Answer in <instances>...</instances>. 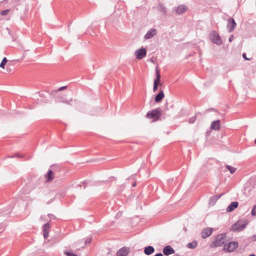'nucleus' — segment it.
<instances>
[{
	"mask_svg": "<svg viewBox=\"0 0 256 256\" xmlns=\"http://www.w3.org/2000/svg\"><path fill=\"white\" fill-rule=\"evenodd\" d=\"M238 246V243L236 242H230L228 244H225L224 250L228 252H231L234 251Z\"/></svg>",
	"mask_w": 256,
	"mask_h": 256,
	"instance_id": "nucleus-5",
	"label": "nucleus"
},
{
	"mask_svg": "<svg viewBox=\"0 0 256 256\" xmlns=\"http://www.w3.org/2000/svg\"><path fill=\"white\" fill-rule=\"evenodd\" d=\"M154 256H164L163 254L161 253H158L156 254Z\"/></svg>",
	"mask_w": 256,
	"mask_h": 256,
	"instance_id": "nucleus-31",
	"label": "nucleus"
},
{
	"mask_svg": "<svg viewBox=\"0 0 256 256\" xmlns=\"http://www.w3.org/2000/svg\"><path fill=\"white\" fill-rule=\"evenodd\" d=\"M8 12H9V10H6L2 11L0 12V14L2 16H5V15H7L8 14Z\"/></svg>",
	"mask_w": 256,
	"mask_h": 256,
	"instance_id": "nucleus-25",
	"label": "nucleus"
},
{
	"mask_svg": "<svg viewBox=\"0 0 256 256\" xmlns=\"http://www.w3.org/2000/svg\"><path fill=\"white\" fill-rule=\"evenodd\" d=\"M196 118L195 116H194V117L190 118L189 119L188 122L192 124L196 121Z\"/></svg>",
	"mask_w": 256,
	"mask_h": 256,
	"instance_id": "nucleus-27",
	"label": "nucleus"
},
{
	"mask_svg": "<svg viewBox=\"0 0 256 256\" xmlns=\"http://www.w3.org/2000/svg\"><path fill=\"white\" fill-rule=\"evenodd\" d=\"M43 232H49L50 225L48 223L46 224L42 228Z\"/></svg>",
	"mask_w": 256,
	"mask_h": 256,
	"instance_id": "nucleus-21",
	"label": "nucleus"
},
{
	"mask_svg": "<svg viewBox=\"0 0 256 256\" xmlns=\"http://www.w3.org/2000/svg\"><path fill=\"white\" fill-rule=\"evenodd\" d=\"M174 256H178V255H174Z\"/></svg>",
	"mask_w": 256,
	"mask_h": 256,
	"instance_id": "nucleus-35",
	"label": "nucleus"
},
{
	"mask_svg": "<svg viewBox=\"0 0 256 256\" xmlns=\"http://www.w3.org/2000/svg\"><path fill=\"white\" fill-rule=\"evenodd\" d=\"M156 78L154 80V82L153 90L154 92H155L158 90V86L162 84L160 83V70L158 68H156Z\"/></svg>",
	"mask_w": 256,
	"mask_h": 256,
	"instance_id": "nucleus-3",
	"label": "nucleus"
},
{
	"mask_svg": "<svg viewBox=\"0 0 256 256\" xmlns=\"http://www.w3.org/2000/svg\"><path fill=\"white\" fill-rule=\"evenodd\" d=\"M44 238H48V232H44Z\"/></svg>",
	"mask_w": 256,
	"mask_h": 256,
	"instance_id": "nucleus-28",
	"label": "nucleus"
},
{
	"mask_svg": "<svg viewBox=\"0 0 256 256\" xmlns=\"http://www.w3.org/2000/svg\"><path fill=\"white\" fill-rule=\"evenodd\" d=\"M10 68H6V71L8 72H10Z\"/></svg>",
	"mask_w": 256,
	"mask_h": 256,
	"instance_id": "nucleus-32",
	"label": "nucleus"
},
{
	"mask_svg": "<svg viewBox=\"0 0 256 256\" xmlns=\"http://www.w3.org/2000/svg\"><path fill=\"white\" fill-rule=\"evenodd\" d=\"M156 34V30L154 28H151L145 35L146 39H150Z\"/></svg>",
	"mask_w": 256,
	"mask_h": 256,
	"instance_id": "nucleus-13",
	"label": "nucleus"
},
{
	"mask_svg": "<svg viewBox=\"0 0 256 256\" xmlns=\"http://www.w3.org/2000/svg\"><path fill=\"white\" fill-rule=\"evenodd\" d=\"M198 243L196 241H194L192 242H190L188 244L187 247L190 248H194L196 247Z\"/></svg>",
	"mask_w": 256,
	"mask_h": 256,
	"instance_id": "nucleus-20",
	"label": "nucleus"
},
{
	"mask_svg": "<svg viewBox=\"0 0 256 256\" xmlns=\"http://www.w3.org/2000/svg\"><path fill=\"white\" fill-rule=\"evenodd\" d=\"M210 39L214 42L217 44H221L222 43V41L220 38L218 34H217L215 32H212L210 34Z\"/></svg>",
	"mask_w": 256,
	"mask_h": 256,
	"instance_id": "nucleus-4",
	"label": "nucleus"
},
{
	"mask_svg": "<svg viewBox=\"0 0 256 256\" xmlns=\"http://www.w3.org/2000/svg\"><path fill=\"white\" fill-rule=\"evenodd\" d=\"M163 252L165 255L172 254L174 253V250L170 246H165L163 249Z\"/></svg>",
	"mask_w": 256,
	"mask_h": 256,
	"instance_id": "nucleus-11",
	"label": "nucleus"
},
{
	"mask_svg": "<svg viewBox=\"0 0 256 256\" xmlns=\"http://www.w3.org/2000/svg\"><path fill=\"white\" fill-rule=\"evenodd\" d=\"M220 128V120L214 121L211 124V128L214 130H219Z\"/></svg>",
	"mask_w": 256,
	"mask_h": 256,
	"instance_id": "nucleus-17",
	"label": "nucleus"
},
{
	"mask_svg": "<svg viewBox=\"0 0 256 256\" xmlns=\"http://www.w3.org/2000/svg\"><path fill=\"white\" fill-rule=\"evenodd\" d=\"M8 62V60L6 58L4 57L3 58L2 62L0 64V68L2 69H4L6 68V66Z\"/></svg>",
	"mask_w": 256,
	"mask_h": 256,
	"instance_id": "nucleus-19",
	"label": "nucleus"
},
{
	"mask_svg": "<svg viewBox=\"0 0 256 256\" xmlns=\"http://www.w3.org/2000/svg\"><path fill=\"white\" fill-rule=\"evenodd\" d=\"M188 8H187V6H186L180 5V6H178L176 8L175 11H176V14H182L184 13L188 10Z\"/></svg>",
	"mask_w": 256,
	"mask_h": 256,
	"instance_id": "nucleus-10",
	"label": "nucleus"
},
{
	"mask_svg": "<svg viewBox=\"0 0 256 256\" xmlns=\"http://www.w3.org/2000/svg\"><path fill=\"white\" fill-rule=\"evenodd\" d=\"M213 231V229L212 228H206L204 229L201 233L202 236L204 238H206L209 236H210Z\"/></svg>",
	"mask_w": 256,
	"mask_h": 256,
	"instance_id": "nucleus-8",
	"label": "nucleus"
},
{
	"mask_svg": "<svg viewBox=\"0 0 256 256\" xmlns=\"http://www.w3.org/2000/svg\"><path fill=\"white\" fill-rule=\"evenodd\" d=\"M234 36H230L229 38V41L232 42L233 40Z\"/></svg>",
	"mask_w": 256,
	"mask_h": 256,
	"instance_id": "nucleus-30",
	"label": "nucleus"
},
{
	"mask_svg": "<svg viewBox=\"0 0 256 256\" xmlns=\"http://www.w3.org/2000/svg\"><path fill=\"white\" fill-rule=\"evenodd\" d=\"M238 206V202H232L230 205L227 208L226 211L227 212H232L235 208H236Z\"/></svg>",
	"mask_w": 256,
	"mask_h": 256,
	"instance_id": "nucleus-16",
	"label": "nucleus"
},
{
	"mask_svg": "<svg viewBox=\"0 0 256 256\" xmlns=\"http://www.w3.org/2000/svg\"><path fill=\"white\" fill-rule=\"evenodd\" d=\"M252 216H256V205L254 206L252 210Z\"/></svg>",
	"mask_w": 256,
	"mask_h": 256,
	"instance_id": "nucleus-26",
	"label": "nucleus"
},
{
	"mask_svg": "<svg viewBox=\"0 0 256 256\" xmlns=\"http://www.w3.org/2000/svg\"><path fill=\"white\" fill-rule=\"evenodd\" d=\"M226 168H227V169L230 170V172L231 174H233L234 173L236 170V168H234L232 166H228V165H227L226 166Z\"/></svg>",
	"mask_w": 256,
	"mask_h": 256,
	"instance_id": "nucleus-22",
	"label": "nucleus"
},
{
	"mask_svg": "<svg viewBox=\"0 0 256 256\" xmlns=\"http://www.w3.org/2000/svg\"><path fill=\"white\" fill-rule=\"evenodd\" d=\"M45 177L46 182H49L54 178V173L51 170H49Z\"/></svg>",
	"mask_w": 256,
	"mask_h": 256,
	"instance_id": "nucleus-15",
	"label": "nucleus"
},
{
	"mask_svg": "<svg viewBox=\"0 0 256 256\" xmlns=\"http://www.w3.org/2000/svg\"><path fill=\"white\" fill-rule=\"evenodd\" d=\"M164 96V92L162 90H160L159 93L156 96L154 100L156 102H159L162 101Z\"/></svg>",
	"mask_w": 256,
	"mask_h": 256,
	"instance_id": "nucleus-14",
	"label": "nucleus"
},
{
	"mask_svg": "<svg viewBox=\"0 0 256 256\" xmlns=\"http://www.w3.org/2000/svg\"><path fill=\"white\" fill-rule=\"evenodd\" d=\"M64 88H65V87H62V88H60V90H63Z\"/></svg>",
	"mask_w": 256,
	"mask_h": 256,
	"instance_id": "nucleus-33",
	"label": "nucleus"
},
{
	"mask_svg": "<svg viewBox=\"0 0 256 256\" xmlns=\"http://www.w3.org/2000/svg\"><path fill=\"white\" fill-rule=\"evenodd\" d=\"M248 222L246 220H240L232 224L230 228V230L236 232L242 230L246 227Z\"/></svg>",
	"mask_w": 256,
	"mask_h": 256,
	"instance_id": "nucleus-1",
	"label": "nucleus"
},
{
	"mask_svg": "<svg viewBox=\"0 0 256 256\" xmlns=\"http://www.w3.org/2000/svg\"><path fill=\"white\" fill-rule=\"evenodd\" d=\"M236 26V23L232 18H230L228 20V28L230 32H232Z\"/></svg>",
	"mask_w": 256,
	"mask_h": 256,
	"instance_id": "nucleus-9",
	"label": "nucleus"
},
{
	"mask_svg": "<svg viewBox=\"0 0 256 256\" xmlns=\"http://www.w3.org/2000/svg\"><path fill=\"white\" fill-rule=\"evenodd\" d=\"M64 253L67 256H78L76 254H74L72 252H64Z\"/></svg>",
	"mask_w": 256,
	"mask_h": 256,
	"instance_id": "nucleus-24",
	"label": "nucleus"
},
{
	"mask_svg": "<svg viewBox=\"0 0 256 256\" xmlns=\"http://www.w3.org/2000/svg\"><path fill=\"white\" fill-rule=\"evenodd\" d=\"M242 56L246 60H250V58H246V54H242Z\"/></svg>",
	"mask_w": 256,
	"mask_h": 256,
	"instance_id": "nucleus-29",
	"label": "nucleus"
},
{
	"mask_svg": "<svg viewBox=\"0 0 256 256\" xmlns=\"http://www.w3.org/2000/svg\"><path fill=\"white\" fill-rule=\"evenodd\" d=\"M75 101H76V100H74L72 98H70V100L64 102L68 105H71L72 103Z\"/></svg>",
	"mask_w": 256,
	"mask_h": 256,
	"instance_id": "nucleus-23",
	"label": "nucleus"
},
{
	"mask_svg": "<svg viewBox=\"0 0 256 256\" xmlns=\"http://www.w3.org/2000/svg\"><path fill=\"white\" fill-rule=\"evenodd\" d=\"M129 252L128 248L124 247L120 249L116 253V256H126Z\"/></svg>",
	"mask_w": 256,
	"mask_h": 256,
	"instance_id": "nucleus-12",
	"label": "nucleus"
},
{
	"mask_svg": "<svg viewBox=\"0 0 256 256\" xmlns=\"http://www.w3.org/2000/svg\"><path fill=\"white\" fill-rule=\"evenodd\" d=\"M160 116V112L158 109H154L148 112L146 116L148 118H158Z\"/></svg>",
	"mask_w": 256,
	"mask_h": 256,
	"instance_id": "nucleus-7",
	"label": "nucleus"
},
{
	"mask_svg": "<svg viewBox=\"0 0 256 256\" xmlns=\"http://www.w3.org/2000/svg\"><path fill=\"white\" fill-rule=\"evenodd\" d=\"M154 251V248L152 246H148L145 248L144 252L145 254L150 255L152 254Z\"/></svg>",
	"mask_w": 256,
	"mask_h": 256,
	"instance_id": "nucleus-18",
	"label": "nucleus"
},
{
	"mask_svg": "<svg viewBox=\"0 0 256 256\" xmlns=\"http://www.w3.org/2000/svg\"><path fill=\"white\" fill-rule=\"evenodd\" d=\"M226 242H227V240L226 236L225 234H218L216 237L214 242L212 243L210 247L216 248L220 246L223 245Z\"/></svg>",
	"mask_w": 256,
	"mask_h": 256,
	"instance_id": "nucleus-2",
	"label": "nucleus"
},
{
	"mask_svg": "<svg viewBox=\"0 0 256 256\" xmlns=\"http://www.w3.org/2000/svg\"><path fill=\"white\" fill-rule=\"evenodd\" d=\"M254 143L256 144V139L254 140Z\"/></svg>",
	"mask_w": 256,
	"mask_h": 256,
	"instance_id": "nucleus-34",
	"label": "nucleus"
},
{
	"mask_svg": "<svg viewBox=\"0 0 256 256\" xmlns=\"http://www.w3.org/2000/svg\"><path fill=\"white\" fill-rule=\"evenodd\" d=\"M146 54V50L144 48H141L135 52L136 58L138 60H141L144 58Z\"/></svg>",
	"mask_w": 256,
	"mask_h": 256,
	"instance_id": "nucleus-6",
	"label": "nucleus"
}]
</instances>
